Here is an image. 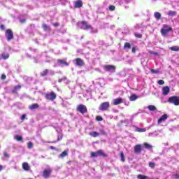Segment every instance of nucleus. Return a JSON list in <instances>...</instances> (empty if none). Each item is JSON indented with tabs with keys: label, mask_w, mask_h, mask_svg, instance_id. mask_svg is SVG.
I'll use <instances>...</instances> for the list:
<instances>
[{
	"label": "nucleus",
	"mask_w": 179,
	"mask_h": 179,
	"mask_svg": "<svg viewBox=\"0 0 179 179\" xmlns=\"http://www.w3.org/2000/svg\"><path fill=\"white\" fill-rule=\"evenodd\" d=\"M170 31H173V27L167 25V24H164L160 30V33L163 37H167Z\"/></svg>",
	"instance_id": "1"
},
{
	"label": "nucleus",
	"mask_w": 179,
	"mask_h": 179,
	"mask_svg": "<svg viewBox=\"0 0 179 179\" xmlns=\"http://www.w3.org/2000/svg\"><path fill=\"white\" fill-rule=\"evenodd\" d=\"M45 99H46V100H49V101H54L55 99H57V94H55L54 91L46 93L45 94Z\"/></svg>",
	"instance_id": "2"
},
{
	"label": "nucleus",
	"mask_w": 179,
	"mask_h": 179,
	"mask_svg": "<svg viewBox=\"0 0 179 179\" xmlns=\"http://www.w3.org/2000/svg\"><path fill=\"white\" fill-rule=\"evenodd\" d=\"M5 36L7 39V41H11V40H13L15 38V36L13 35V31L10 29H8L6 30L5 32Z\"/></svg>",
	"instance_id": "3"
},
{
	"label": "nucleus",
	"mask_w": 179,
	"mask_h": 179,
	"mask_svg": "<svg viewBox=\"0 0 179 179\" xmlns=\"http://www.w3.org/2000/svg\"><path fill=\"white\" fill-rule=\"evenodd\" d=\"M109 108H110V102L109 101L103 102L99 106V110L100 111H108Z\"/></svg>",
	"instance_id": "4"
},
{
	"label": "nucleus",
	"mask_w": 179,
	"mask_h": 179,
	"mask_svg": "<svg viewBox=\"0 0 179 179\" xmlns=\"http://www.w3.org/2000/svg\"><path fill=\"white\" fill-rule=\"evenodd\" d=\"M168 103L171 104H174V106H179V96H173L169 98Z\"/></svg>",
	"instance_id": "5"
},
{
	"label": "nucleus",
	"mask_w": 179,
	"mask_h": 179,
	"mask_svg": "<svg viewBox=\"0 0 179 179\" xmlns=\"http://www.w3.org/2000/svg\"><path fill=\"white\" fill-rule=\"evenodd\" d=\"M97 156H102V157H107V154L104 152L102 150H99L96 152H91V157H97Z\"/></svg>",
	"instance_id": "6"
},
{
	"label": "nucleus",
	"mask_w": 179,
	"mask_h": 179,
	"mask_svg": "<svg viewBox=\"0 0 179 179\" xmlns=\"http://www.w3.org/2000/svg\"><path fill=\"white\" fill-rule=\"evenodd\" d=\"M76 110L78 113H80V114H86V113H87V107L83 104L78 105L76 107Z\"/></svg>",
	"instance_id": "7"
},
{
	"label": "nucleus",
	"mask_w": 179,
	"mask_h": 179,
	"mask_svg": "<svg viewBox=\"0 0 179 179\" xmlns=\"http://www.w3.org/2000/svg\"><path fill=\"white\" fill-rule=\"evenodd\" d=\"M103 69L106 72H115V66L110 64L105 65L103 66Z\"/></svg>",
	"instance_id": "8"
},
{
	"label": "nucleus",
	"mask_w": 179,
	"mask_h": 179,
	"mask_svg": "<svg viewBox=\"0 0 179 179\" xmlns=\"http://www.w3.org/2000/svg\"><path fill=\"white\" fill-rule=\"evenodd\" d=\"M80 23L82 24L81 29H83V30H90V29H92V25L87 24V22L81 21Z\"/></svg>",
	"instance_id": "9"
},
{
	"label": "nucleus",
	"mask_w": 179,
	"mask_h": 179,
	"mask_svg": "<svg viewBox=\"0 0 179 179\" xmlns=\"http://www.w3.org/2000/svg\"><path fill=\"white\" fill-rule=\"evenodd\" d=\"M51 173H52V170L51 169H45L43 172V177L44 178H50V176H51Z\"/></svg>",
	"instance_id": "10"
},
{
	"label": "nucleus",
	"mask_w": 179,
	"mask_h": 179,
	"mask_svg": "<svg viewBox=\"0 0 179 179\" xmlns=\"http://www.w3.org/2000/svg\"><path fill=\"white\" fill-rule=\"evenodd\" d=\"M122 103H124V100L121 97L116 98L113 101V106H119V104H122Z\"/></svg>",
	"instance_id": "11"
},
{
	"label": "nucleus",
	"mask_w": 179,
	"mask_h": 179,
	"mask_svg": "<svg viewBox=\"0 0 179 179\" xmlns=\"http://www.w3.org/2000/svg\"><path fill=\"white\" fill-rule=\"evenodd\" d=\"M134 153L136 155H139L142 152V145L137 144L134 146Z\"/></svg>",
	"instance_id": "12"
},
{
	"label": "nucleus",
	"mask_w": 179,
	"mask_h": 179,
	"mask_svg": "<svg viewBox=\"0 0 179 179\" xmlns=\"http://www.w3.org/2000/svg\"><path fill=\"white\" fill-rule=\"evenodd\" d=\"M83 6V2L82 0H77L74 1V8H82Z\"/></svg>",
	"instance_id": "13"
},
{
	"label": "nucleus",
	"mask_w": 179,
	"mask_h": 179,
	"mask_svg": "<svg viewBox=\"0 0 179 179\" xmlns=\"http://www.w3.org/2000/svg\"><path fill=\"white\" fill-rule=\"evenodd\" d=\"M20 89H22V85H15L14 86L13 89L11 90V93L13 94H17V91L20 90Z\"/></svg>",
	"instance_id": "14"
},
{
	"label": "nucleus",
	"mask_w": 179,
	"mask_h": 179,
	"mask_svg": "<svg viewBox=\"0 0 179 179\" xmlns=\"http://www.w3.org/2000/svg\"><path fill=\"white\" fill-rule=\"evenodd\" d=\"M76 64L78 66H85V62L80 59V58H77L76 59Z\"/></svg>",
	"instance_id": "15"
},
{
	"label": "nucleus",
	"mask_w": 179,
	"mask_h": 179,
	"mask_svg": "<svg viewBox=\"0 0 179 179\" xmlns=\"http://www.w3.org/2000/svg\"><path fill=\"white\" fill-rule=\"evenodd\" d=\"M57 64L59 65H64L65 66H69V63H68V62H66V60L65 59H57Z\"/></svg>",
	"instance_id": "16"
},
{
	"label": "nucleus",
	"mask_w": 179,
	"mask_h": 179,
	"mask_svg": "<svg viewBox=\"0 0 179 179\" xmlns=\"http://www.w3.org/2000/svg\"><path fill=\"white\" fill-rule=\"evenodd\" d=\"M170 93V87L169 86H165L162 88V94L164 96H167Z\"/></svg>",
	"instance_id": "17"
},
{
	"label": "nucleus",
	"mask_w": 179,
	"mask_h": 179,
	"mask_svg": "<svg viewBox=\"0 0 179 179\" xmlns=\"http://www.w3.org/2000/svg\"><path fill=\"white\" fill-rule=\"evenodd\" d=\"M167 118H169V116L167 115V114H164L158 120V124H162V122H163V121H166V120H167Z\"/></svg>",
	"instance_id": "18"
},
{
	"label": "nucleus",
	"mask_w": 179,
	"mask_h": 179,
	"mask_svg": "<svg viewBox=\"0 0 179 179\" xmlns=\"http://www.w3.org/2000/svg\"><path fill=\"white\" fill-rule=\"evenodd\" d=\"M22 169L25 171H29L30 165H29V163H27V162H24V163H22Z\"/></svg>",
	"instance_id": "19"
},
{
	"label": "nucleus",
	"mask_w": 179,
	"mask_h": 179,
	"mask_svg": "<svg viewBox=\"0 0 179 179\" xmlns=\"http://www.w3.org/2000/svg\"><path fill=\"white\" fill-rule=\"evenodd\" d=\"M50 73V70L48 69H45L43 70L42 72L40 73V76H42V78H44L45 76H47V75Z\"/></svg>",
	"instance_id": "20"
},
{
	"label": "nucleus",
	"mask_w": 179,
	"mask_h": 179,
	"mask_svg": "<svg viewBox=\"0 0 179 179\" xmlns=\"http://www.w3.org/2000/svg\"><path fill=\"white\" fill-rule=\"evenodd\" d=\"M40 107V105L38 103H33L29 106V110H37Z\"/></svg>",
	"instance_id": "21"
},
{
	"label": "nucleus",
	"mask_w": 179,
	"mask_h": 179,
	"mask_svg": "<svg viewBox=\"0 0 179 179\" xmlns=\"http://www.w3.org/2000/svg\"><path fill=\"white\" fill-rule=\"evenodd\" d=\"M90 136H92V138H97L100 135L97 131H92L89 133Z\"/></svg>",
	"instance_id": "22"
},
{
	"label": "nucleus",
	"mask_w": 179,
	"mask_h": 179,
	"mask_svg": "<svg viewBox=\"0 0 179 179\" xmlns=\"http://www.w3.org/2000/svg\"><path fill=\"white\" fill-rule=\"evenodd\" d=\"M154 16L157 20H160V19H162V14L157 11L154 13Z\"/></svg>",
	"instance_id": "23"
},
{
	"label": "nucleus",
	"mask_w": 179,
	"mask_h": 179,
	"mask_svg": "<svg viewBox=\"0 0 179 179\" xmlns=\"http://www.w3.org/2000/svg\"><path fill=\"white\" fill-rule=\"evenodd\" d=\"M138 99V96L135 94H131V96H129V100L130 101H135Z\"/></svg>",
	"instance_id": "24"
},
{
	"label": "nucleus",
	"mask_w": 179,
	"mask_h": 179,
	"mask_svg": "<svg viewBox=\"0 0 179 179\" xmlns=\"http://www.w3.org/2000/svg\"><path fill=\"white\" fill-rule=\"evenodd\" d=\"M168 16H176L177 15V11H174V10H169L167 13Z\"/></svg>",
	"instance_id": "25"
},
{
	"label": "nucleus",
	"mask_w": 179,
	"mask_h": 179,
	"mask_svg": "<svg viewBox=\"0 0 179 179\" xmlns=\"http://www.w3.org/2000/svg\"><path fill=\"white\" fill-rule=\"evenodd\" d=\"M127 48L128 50H131V43H129L128 42L124 43V45L123 46V49L127 50Z\"/></svg>",
	"instance_id": "26"
},
{
	"label": "nucleus",
	"mask_w": 179,
	"mask_h": 179,
	"mask_svg": "<svg viewBox=\"0 0 179 179\" xmlns=\"http://www.w3.org/2000/svg\"><path fill=\"white\" fill-rule=\"evenodd\" d=\"M14 139L18 142H22L23 141V137H22V136L17 135L14 136Z\"/></svg>",
	"instance_id": "27"
},
{
	"label": "nucleus",
	"mask_w": 179,
	"mask_h": 179,
	"mask_svg": "<svg viewBox=\"0 0 179 179\" xmlns=\"http://www.w3.org/2000/svg\"><path fill=\"white\" fill-rule=\"evenodd\" d=\"M148 110H150V111H156V110H157V108H156V106H153V105H150L148 106Z\"/></svg>",
	"instance_id": "28"
},
{
	"label": "nucleus",
	"mask_w": 179,
	"mask_h": 179,
	"mask_svg": "<svg viewBox=\"0 0 179 179\" xmlns=\"http://www.w3.org/2000/svg\"><path fill=\"white\" fill-rule=\"evenodd\" d=\"M66 156H68V151H63L60 155L59 157H62V159H64Z\"/></svg>",
	"instance_id": "29"
},
{
	"label": "nucleus",
	"mask_w": 179,
	"mask_h": 179,
	"mask_svg": "<svg viewBox=\"0 0 179 179\" xmlns=\"http://www.w3.org/2000/svg\"><path fill=\"white\" fill-rule=\"evenodd\" d=\"M1 58L3 59H8V58H9V53H3V54H1Z\"/></svg>",
	"instance_id": "30"
},
{
	"label": "nucleus",
	"mask_w": 179,
	"mask_h": 179,
	"mask_svg": "<svg viewBox=\"0 0 179 179\" xmlns=\"http://www.w3.org/2000/svg\"><path fill=\"white\" fill-rule=\"evenodd\" d=\"M137 178H138V179H148V177L146 176H145V175L138 174V175L137 176Z\"/></svg>",
	"instance_id": "31"
},
{
	"label": "nucleus",
	"mask_w": 179,
	"mask_h": 179,
	"mask_svg": "<svg viewBox=\"0 0 179 179\" xmlns=\"http://www.w3.org/2000/svg\"><path fill=\"white\" fill-rule=\"evenodd\" d=\"M42 27L45 31H47V30H50V27H48V25L46 24H43Z\"/></svg>",
	"instance_id": "32"
},
{
	"label": "nucleus",
	"mask_w": 179,
	"mask_h": 179,
	"mask_svg": "<svg viewBox=\"0 0 179 179\" xmlns=\"http://www.w3.org/2000/svg\"><path fill=\"white\" fill-rule=\"evenodd\" d=\"M143 145L145 148V149H152V145H150L148 143H144Z\"/></svg>",
	"instance_id": "33"
},
{
	"label": "nucleus",
	"mask_w": 179,
	"mask_h": 179,
	"mask_svg": "<svg viewBox=\"0 0 179 179\" xmlns=\"http://www.w3.org/2000/svg\"><path fill=\"white\" fill-rule=\"evenodd\" d=\"M120 156L121 162L124 163L125 162V157H124V152H120Z\"/></svg>",
	"instance_id": "34"
},
{
	"label": "nucleus",
	"mask_w": 179,
	"mask_h": 179,
	"mask_svg": "<svg viewBox=\"0 0 179 179\" xmlns=\"http://www.w3.org/2000/svg\"><path fill=\"white\" fill-rule=\"evenodd\" d=\"M171 51H179V46H172L170 48Z\"/></svg>",
	"instance_id": "35"
},
{
	"label": "nucleus",
	"mask_w": 179,
	"mask_h": 179,
	"mask_svg": "<svg viewBox=\"0 0 179 179\" xmlns=\"http://www.w3.org/2000/svg\"><path fill=\"white\" fill-rule=\"evenodd\" d=\"M148 166L150 167V169H155V167H156V164L155 162H150L148 163Z\"/></svg>",
	"instance_id": "36"
},
{
	"label": "nucleus",
	"mask_w": 179,
	"mask_h": 179,
	"mask_svg": "<svg viewBox=\"0 0 179 179\" xmlns=\"http://www.w3.org/2000/svg\"><path fill=\"white\" fill-rule=\"evenodd\" d=\"M33 146H34V145L31 141L27 143L28 149H32Z\"/></svg>",
	"instance_id": "37"
},
{
	"label": "nucleus",
	"mask_w": 179,
	"mask_h": 179,
	"mask_svg": "<svg viewBox=\"0 0 179 179\" xmlns=\"http://www.w3.org/2000/svg\"><path fill=\"white\" fill-rule=\"evenodd\" d=\"M150 71L152 72V73H155V74H157L160 72V71H159V69L155 70L153 69H150Z\"/></svg>",
	"instance_id": "38"
},
{
	"label": "nucleus",
	"mask_w": 179,
	"mask_h": 179,
	"mask_svg": "<svg viewBox=\"0 0 179 179\" xmlns=\"http://www.w3.org/2000/svg\"><path fill=\"white\" fill-rule=\"evenodd\" d=\"M136 131L137 132H145V131H146V129L137 128V129H136Z\"/></svg>",
	"instance_id": "39"
},
{
	"label": "nucleus",
	"mask_w": 179,
	"mask_h": 179,
	"mask_svg": "<svg viewBox=\"0 0 179 179\" xmlns=\"http://www.w3.org/2000/svg\"><path fill=\"white\" fill-rule=\"evenodd\" d=\"M62 138H63L62 134H59L57 136V142H59V141H62Z\"/></svg>",
	"instance_id": "40"
},
{
	"label": "nucleus",
	"mask_w": 179,
	"mask_h": 179,
	"mask_svg": "<svg viewBox=\"0 0 179 179\" xmlns=\"http://www.w3.org/2000/svg\"><path fill=\"white\" fill-rule=\"evenodd\" d=\"M109 10H110V12H114V10H115V6H109Z\"/></svg>",
	"instance_id": "41"
},
{
	"label": "nucleus",
	"mask_w": 179,
	"mask_h": 179,
	"mask_svg": "<svg viewBox=\"0 0 179 179\" xmlns=\"http://www.w3.org/2000/svg\"><path fill=\"white\" fill-rule=\"evenodd\" d=\"M134 36L136 38H142V34L134 33Z\"/></svg>",
	"instance_id": "42"
},
{
	"label": "nucleus",
	"mask_w": 179,
	"mask_h": 179,
	"mask_svg": "<svg viewBox=\"0 0 179 179\" xmlns=\"http://www.w3.org/2000/svg\"><path fill=\"white\" fill-rule=\"evenodd\" d=\"M158 85H164V80H159L157 81Z\"/></svg>",
	"instance_id": "43"
},
{
	"label": "nucleus",
	"mask_w": 179,
	"mask_h": 179,
	"mask_svg": "<svg viewBox=\"0 0 179 179\" xmlns=\"http://www.w3.org/2000/svg\"><path fill=\"white\" fill-rule=\"evenodd\" d=\"M96 121H101L103 120V117L98 115L96 117Z\"/></svg>",
	"instance_id": "44"
},
{
	"label": "nucleus",
	"mask_w": 179,
	"mask_h": 179,
	"mask_svg": "<svg viewBox=\"0 0 179 179\" xmlns=\"http://www.w3.org/2000/svg\"><path fill=\"white\" fill-rule=\"evenodd\" d=\"M100 133L101 134V135H107V133H106V131H104V129H101Z\"/></svg>",
	"instance_id": "45"
},
{
	"label": "nucleus",
	"mask_w": 179,
	"mask_h": 179,
	"mask_svg": "<svg viewBox=\"0 0 179 179\" xmlns=\"http://www.w3.org/2000/svg\"><path fill=\"white\" fill-rule=\"evenodd\" d=\"M24 120H26V114H23L21 116V121H24Z\"/></svg>",
	"instance_id": "46"
},
{
	"label": "nucleus",
	"mask_w": 179,
	"mask_h": 179,
	"mask_svg": "<svg viewBox=\"0 0 179 179\" xmlns=\"http://www.w3.org/2000/svg\"><path fill=\"white\" fill-rule=\"evenodd\" d=\"M1 80H5L6 79V75L2 74L1 77Z\"/></svg>",
	"instance_id": "47"
},
{
	"label": "nucleus",
	"mask_w": 179,
	"mask_h": 179,
	"mask_svg": "<svg viewBox=\"0 0 179 179\" xmlns=\"http://www.w3.org/2000/svg\"><path fill=\"white\" fill-rule=\"evenodd\" d=\"M131 52H133V54H135V52H136V47L132 48Z\"/></svg>",
	"instance_id": "48"
},
{
	"label": "nucleus",
	"mask_w": 179,
	"mask_h": 179,
	"mask_svg": "<svg viewBox=\"0 0 179 179\" xmlns=\"http://www.w3.org/2000/svg\"><path fill=\"white\" fill-rule=\"evenodd\" d=\"M62 80H66V77H64L62 79H59V80H58L59 83H61V82H62Z\"/></svg>",
	"instance_id": "49"
},
{
	"label": "nucleus",
	"mask_w": 179,
	"mask_h": 179,
	"mask_svg": "<svg viewBox=\"0 0 179 179\" xmlns=\"http://www.w3.org/2000/svg\"><path fill=\"white\" fill-rule=\"evenodd\" d=\"M0 29H1V30H5V25L1 24L0 25Z\"/></svg>",
	"instance_id": "50"
},
{
	"label": "nucleus",
	"mask_w": 179,
	"mask_h": 179,
	"mask_svg": "<svg viewBox=\"0 0 179 179\" xmlns=\"http://www.w3.org/2000/svg\"><path fill=\"white\" fill-rule=\"evenodd\" d=\"M53 26H54L55 27H58V26H59V23L55 22V23L53 24Z\"/></svg>",
	"instance_id": "51"
},
{
	"label": "nucleus",
	"mask_w": 179,
	"mask_h": 179,
	"mask_svg": "<svg viewBox=\"0 0 179 179\" xmlns=\"http://www.w3.org/2000/svg\"><path fill=\"white\" fill-rule=\"evenodd\" d=\"M150 54H152L153 55H159V52H151Z\"/></svg>",
	"instance_id": "52"
},
{
	"label": "nucleus",
	"mask_w": 179,
	"mask_h": 179,
	"mask_svg": "<svg viewBox=\"0 0 179 179\" xmlns=\"http://www.w3.org/2000/svg\"><path fill=\"white\" fill-rule=\"evenodd\" d=\"M20 23H25L26 22V19H21L20 20Z\"/></svg>",
	"instance_id": "53"
},
{
	"label": "nucleus",
	"mask_w": 179,
	"mask_h": 179,
	"mask_svg": "<svg viewBox=\"0 0 179 179\" xmlns=\"http://www.w3.org/2000/svg\"><path fill=\"white\" fill-rule=\"evenodd\" d=\"M50 149H51V150H57V148L54 146H50Z\"/></svg>",
	"instance_id": "54"
},
{
	"label": "nucleus",
	"mask_w": 179,
	"mask_h": 179,
	"mask_svg": "<svg viewBox=\"0 0 179 179\" xmlns=\"http://www.w3.org/2000/svg\"><path fill=\"white\" fill-rule=\"evenodd\" d=\"M3 156H4L5 157H9V154H8V152H4V153H3Z\"/></svg>",
	"instance_id": "55"
},
{
	"label": "nucleus",
	"mask_w": 179,
	"mask_h": 179,
	"mask_svg": "<svg viewBox=\"0 0 179 179\" xmlns=\"http://www.w3.org/2000/svg\"><path fill=\"white\" fill-rule=\"evenodd\" d=\"M3 170V166L0 165V171H2Z\"/></svg>",
	"instance_id": "56"
},
{
	"label": "nucleus",
	"mask_w": 179,
	"mask_h": 179,
	"mask_svg": "<svg viewBox=\"0 0 179 179\" xmlns=\"http://www.w3.org/2000/svg\"><path fill=\"white\" fill-rule=\"evenodd\" d=\"M48 143H57V141H49Z\"/></svg>",
	"instance_id": "57"
},
{
	"label": "nucleus",
	"mask_w": 179,
	"mask_h": 179,
	"mask_svg": "<svg viewBox=\"0 0 179 179\" xmlns=\"http://www.w3.org/2000/svg\"><path fill=\"white\" fill-rule=\"evenodd\" d=\"M175 178L179 179V175L178 174L175 175Z\"/></svg>",
	"instance_id": "58"
},
{
	"label": "nucleus",
	"mask_w": 179,
	"mask_h": 179,
	"mask_svg": "<svg viewBox=\"0 0 179 179\" xmlns=\"http://www.w3.org/2000/svg\"><path fill=\"white\" fill-rule=\"evenodd\" d=\"M157 179H159V178H157Z\"/></svg>",
	"instance_id": "59"
}]
</instances>
